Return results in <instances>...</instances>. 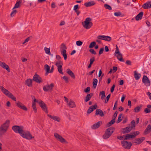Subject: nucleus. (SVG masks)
Returning a JSON list of instances; mask_svg holds the SVG:
<instances>
[{
	"label": "nucleus",
	"mask_w": 151,
	"mask_h": 151,
	"mask_svg": "<svg viewBox=\"0 0 151 151\" xmlns=\"http://www.w3.org/2000/svg\"><path fill=\"white\" fill-rule=\"evenodd\" d=\"M92 19L90 17L86 18L85 21L82 22L83 27L86 29H88L93 25V23L91 22Z\"/></svg>",
	"instance_id": "f257e3e1"
},
{
	"label": "nucleus",
	"mask_w": 151,
	"mask_h": 151,
	"mask_svg": "<svg viewBox=\"0 0 151 151\" xmlns=\"http://www.w3.org/2000/svg\"><path fill=\"white\" fill-rule=\"evenodd\" d=\"M10 121L7 120L0 127V135L2 136L6 131L9 127Z\"/></svg>",
	"instance_id": "f03ea898"
},
{
	"label": "nucleus",
	"mask_w": 151,
	"mask_h": 151,
	"mask_svg": "<svg viewBox=\"0 0 151 151\" xmlns=\"http://www.w3.org/2000/svg\"><path fill=\"white\" fill-rule=\"evenodd\" d=\"M114 128L111 127L107 129L105 131V133L103 136V138L104 139H106L108 138L114 132Z\"/></svg>",
	"instance_id": "7ed1b4c3"
},
{
	"label": "nucleus",
	"mask_w": 151,
	"mask_h": 151,
	"mask_svg": "<svg viewBox=\"0 0 151 151\" xmlns=\"http://www.w3.org/2000/svg\"><path fill=\"white\" fill-rule=\"evenodd\" d=\"M0 89L6 95L14 101H16V98L13 96V95L3 86H0Z\"/></svg>",
	"instance_id": "20e7f679"
},
{
	"label": "nucleus",
	"mask_w": 151,
	"mask_h": 151,
	"mask_svg": "<svg viewBox=\"0 0 151 151\" xmlns=\"http://www.w3.org/2000/svg\"><path fill=\"white\" fill-rule=\"evenodd\" d=\"M20 136L28 140H30L34 138V137L32 135L29 131H27L24 130Z\"/></svg>",
	"instance_id": "39448f33"
},
{
	"label": "nucleus",
	"mask_w": 151,
	"mask_h": 151,
	"mask_svg": "<svg viewBox=\"0 0 151 151\" xmlns=\"http://www.w3.org/2000/svg\"><path fill=\"white\" fill-rule=\"evenodd\" d=\"M12 129L15 133L19 134L20 135L24 130V127L22 126H14L12 127Z\"/></svg>",
	"instance_id": "423d86ee"
},
{
	"label": "nucleus",
	"mask_w": 151,
	"mask_h": 151,
	"mask_svg": "<svg viewBox=\"0 0 151 151\" xmlns=\"http://www.w3.org/2000/svg\"><path fill=\"white\" fill-rule=\"evenodd\" d=\"M67 47L65 44L63 43L61 45L60 48L61 53L64 57V59L66 60L67 58V55L66 54Z\"/></svg>",
	"instance_id": "0eeeda50"
},
{
	"label": "nucleus",
	"mask_w": 151,
	"mask_h": 151,
	"mask_svg": "<svg viewBox=\"0 0 151 151\" xmlns=\"http://www.w3.org/2000/svg\"><path fill=\"white\" fill-rule=\"evenodd\" d=\"M55 65L58 68V72L60 74H63L62 65L63 63L61 60H58L56 61L55 63Z\"/></svg>",
	"instance_id": "6e6552de"
},
{
	"label": "nucleus",
	"mask_w": 151,
	"mask_h": 151,
	"mask_svg": "<svg viewBox=\"0 0 151 151\" xmlns=\"http://www.w3.org/2000/svg\"><path fill=\"white\" fill-rule=\"evenodd\" d=\"M54 136L57 140L60 141L61 143H68V142L65 139L58 133H55L54 134Z\"/></svg>",
	"instance_id": "1a4fd4ad"
},
{
	"label": "nucleus",
	"mask_w": 151,
	"mask_h": 151,
	"mask_svg": "<svg viewBox=\"0 0 151 151\" xmlns=\"http://www.w3.org/2000/svg\"><path fill=\"white\" fill-rule=\"evenodd\" d=\"M121 144L124 148L129 149L132 146V144L130 142H128L126 141H121Z\"/></svg>",
	"instance_id": "9d476101"
},
{
	"label": "nucleus",
	"mask_w": 151,
	"mask_h": 151,
	"mask_svg": "<svg viewBox=\"0 0 151 151\" xmlns=\"http://www.w3.org/2000/svg\"><path fill=\"white\" fill-rule=\"evenodd\" d=\"M54 87V84L51 83L50 85L47 84L43 87V89L45 92L51 91Z\"/></svg>",
	"instance_id": "9b49d317"
},
{
	"label": "nucleus",
	"mask_w": 151,
	"mask_h": 151,
	"mask_svg": "<svg viewBox=\"0 0 151 151\" xmlns=\"http://www.w3.org/2000/svg\"><path fill=\"white\" fill-rule=\"evenodd\" d=\"M142 81L144 85L146 86H150V81L148 78L146 76L144 75L143 76Z\"/></svg>",
	"instance_id": "f8f14e48"
},
{
	"label": "nucleus",
	"mask_w": 151,
	"mask_h": 151,
	"mask_svg": "<svg viewBox=\"0 0 151 151\" xmlns=\"http://www.w3.org/2000/svg\"><path fill=\"white\" fill-rule=\"evenodd\" d=\"M32 80L38 83H40L42 82V78L37 74H35Z\"/></svg>",
	"instance_id": "ddd939ff"
},
{
	"label": "nucleus",
	"mask_w": 151,
	"mask_h": 151,
	"mask_svg": "<svg viewBox=\"0 0 151 151\" xmlns=\"http://www.w3.org/2000/svg\"><path fill=\"white\" fill-rule=\"evenodd\" d=\"M39 104L43 111L46 113H48V111L47 110V108L46 105L41 100L40 102H39Z\"/></svg>",
	"instance_id": "4468645a"
},
{
	"label": "nucleus",
	"mask_w": 151,
	"mask_h": 151,
	"mask_svg": "<svg viewBox=\"0 0 151 151\" xmlns=\"http://www.w3.org/2000/svg\"><path fill=\"white\" fill-rule=\"evenodd\" d=\"M16 105L19 108L24 111H27V108L25 106L20 102L18 101L16 103Z\"/></svg>",
	"instance_id": "2eb2a0df"
},
{
	"label": "nucleus",
	"mask_w": 151,
	"mask_h": 151,
	"mask_svg": "<svg viewBox=\"0 0 151 151\" xmlns=\"http://www.w3.org/2000/svg\"><path fill=\"white\" fill-rule=\"evenodd\" d=\"M47 116L54 121H56L58 122H60V118L58 116L52 115L49 114H47Z\"/></svg>",
	"instance_id": "dca6fc26"
},
{
	"label": "nucleus",
	"mask_w": 151,
	"mask_h": 151,
	"mask_svg": "<svg viewBox=\"0 0 151 151\" xmlns=\"http://www.w3.org/2000/svg\"><path fill=\"white\" fill-rule=\"evenodd\" d=\"M97 106L96 104L90 106L88 109L87 113L89 114L92 112L94 110L96 109L97 108Z\"/></svg>",
	"instance_id": "f3484780"
},
{
	"label": "nucleus",
	"mask_w": 151,
	"mask_h": 151,
	"mask_svg": "<svg viewBox=\"0 0 151 151\" xmlns=\"http://www.w3.org/2000/svg\"><path fill=\"white\" fill-rule=\"evenodd\" d=\"M145 139V137H142L135 139L136 141L134 142L136 145H139Z\"/></svg>",
	"instance_id": "a211bd4d"
},
{
	"label": "nucleus",
	"mask_w": 151,
	"mask_h": 151,
	"mask_svg": "<svg viewBox=\"0 0 151 151\" xmlns=\"http://www.w3.org/2000/svg\"><path fill=\"white\" fill-rule=\"evenodd\" d=\"M96 4V3L93 1H91L85 3L84 4V5L86 7H88L94 5Z\"/></svg>",
	"instance_id": "6ab92c4d"
},
{
	"label": "nucleus",
	"mask_w": 151,
	"mask_h": 151,
	"mask_svg": "<svg viewBox=\"0 0 151 151\" xmlns=\"http://www.w3.org/2000/svg\"><path fill=\"white\" fill-rule=\"evenodd\" d=\"M67 104L70 107L74 108L76 107L75 103L72 100H70Z\"/></svg>",
	"instance_id": "aec40b11"
},
{
	"label": "nucleus",
	"mask_w": 151,
	"mask_h": 151,
	"mask_svg": "<svg viewBox=\"0 0 151 151\" xmlns=\"http://www.w3.org/2000/svg\"><path fill=\"white\" fill-rule=\"evenodd\" d=\"M101 122L99 121L96 124H95L91 126V128L92 129H96L100 126V124H101Z\"/></svg>",
	"instance_id": "412c9836"
},
{
	"label": "nucleus",
	"mask_w": 151,
	"mask_h": 151,
	"mask_svg": "<svg viewBox=\"0 0 151 151\" xmlns=\"http://www.w3.org/2000/svg\"><path fill=\"white\" fill-rule=\"evenodd\" d=\"M151 132V125L149 124L147 125L146 128L145 129L144 132V134L146 135Z\"/></svg>",
	"instance_id": "4be33fe9"
},
{
	"label": "nucleus",
	"mask_w": 151,
	"mask_h": 151,
	"mask_svg": "<svg viewBox=\"0 0 151 151\" xmlns=\"http://www.w3.org/2000/svg\"><path fill=\"white\" fill-rule=\"evenodd\" d=\"M142 6L144 9H147L151 8V1L147 2L144 4Z\"/></svg>",
	"instance_id": "5701e85b"
},
{
	"label": "nucleus",
	"mask_w": 151,
	"mask_h": 151,
	"mask_svg": "<svg viewBox=\"0 0 151 151\" xmlns=\"http://www.w3.org/2000/svg\"><path fill=\"white\" fill-rule=\"evenodd\" d=\"M133 127H128L123 129V133H128L130 132L132 129Z\"/></svg>",
	"instance_id": "b1692460"
},
{
	"label": "nucleus",
	"mask_w": 151,
	"mask_h": 151,
	"mask_svg": "<svg viewBox=\"0 0 151 151\" xmlns=\"http://www.w3.org/2000/svg\"><path fill=\"white\" fill-rule=\"evenodd\" d=\"M95 115H99L101 117L103 116H104V112L100 109H97L96 110Z\"/></svg>",
	"instance_id": "393cba45"
},
{
	"label": "nucleus",
	"mask_w": 151,
	"mask_h": 151,
	"mask_svg": "<svg viewBox=\"0 0 151 151\" xmlns=\"http://www.w3.org/2000/svg\"><path fill=\"white\" fill-rule=\"evenodd\" d=\"M134 76L135 79L137 80H138L141 76V75L140 73H138L136 71H134Z\"/></svg>",
	"instance_id": "a878e982"
},
{
	"label": "nucleus",
	"mask_w": 151,
	"mask_h": 151,
	"mask_svg": "<svg viewBox=\"0 0 151 151\" xmlns=\"http://www.w3.org/2000/svg\"><path fill=\"white\" fill-rule=\"evenodd\" d=\"M67 73L72 78H74L75 76L74 74L69 69H67L66 70Z\"/></svg>",
	"instance_id": "bb28decb"
},
{
	"label": "nucleus",
	"mask_w": 151,
	"mask_h": 151,
	"mask_svg": "<svg viewBox=\"0 0 151 151\" xmlns=\"http://www.w3.org/2000/svg\"><path fill=\"white\" fill-rule=\"evenodd\" d=\"M143 14V12H140L135 17V19L139 20L141 19Z\"/></svg>",
	"instance_id": "cd10ccee"
},
{
	"label": "nucleus",
	"mask_w": 151,
	"mask_h": 151,
	"mask_svg": "<svg viewBox=\"0 0 151 151\" xmlns=\"http://www.w3.org/2000/svg\"><path fill=\"white\" fill-rule=\"evenodd\" d=\"M32 80L31 79H29L25 81V84L29 87H31L32 86Z\"/></svg>",
	"instance_id": "c85d7f7f"
},
{
	"label": "nucleus",
	"mask_w": 151,
	"mask_h": 151,
	"mask_svg": "<svg viewBox=\"0 0 151 151\" xmlns=\"http://www.w3.org/2000/svg\"><path fill=\"white\" fill-rule=\"evenodd\" d=\"M21 3L22 0H19V1H17L12 9L19 7Z\"/></svg>",
	"instance_id": "c756f323"
},
{
	"label": "nucleus",
	"mask_w": 151,
	"mask_h": 151,
	"mask_svg": "<svg viewBox=\"0 0 151 151\" xmlns=\"http://www.w3.org/2000/svg\"><path fill=\"white\" fill-rule=\"evenodd\" d=\"M115 56L119 60L122 62L124 61V60L122 58V55L121 53L117 54V55L116 54Z\"/></svg>",
	"instance_id": "7c9ffc66"
},
{
	"label": "nucleus",
	"mask_w": 151,
	"mask_h": 151,
	"mask_svg": "<svg viewBox=\"0 0 151 151\" xmlns=\"http://www.w3.org/2000/svg\"><path fill=\"white\" fill-rule=\"evenodd\" d=\"M93 94L91 93L88 94L85 99V101L86 102L88 101L93 96Z\"/></svg>",
	"instance_id": "2f4dec72"
},
{
	"label": "nucleus",
	"mask_w": 151,
	"mask_h": 151,
	"mask_svg": "<svg viewBox=\"0 0 151 151\" xmlns=\"http://www.w3.org/2000/svg\"><path fill=\"white\" fill-rule=\"evenodd\" d=\"M134 136L130 134H127L126 135H125L124 140H128L131 138H134Z\"/></svg>",
	"instance_id": "473e14b6"
},
{
	"label": "nucleus",
	"mask_w": 151,
	"mask_h": 151,
	"mask_svg": "<svg viewBox=\"0 0 151 151\" xmlns=\"http://www.w3.org/2000/svg\"><path fill=\"white\" fill-rule=\"evenodd\" d=\"M50 66H49L48 65H47V64H46L45 65L44 69H45V70L46 71V73L47 74L48 73H50Z\"/></svg>",
	"instance_id": "72a5a7b5"
},
{
	"label": "nucleus",
	"mask_w": 151,
	"mask_h": 151,
	"mask_svg": "<svg viewBox=\"0 0 151 151\" xmlns=\"http://www.w3.org/2000/svg\"><path fill=\"white\" fill-rule=\"evenodd\" d=\"M99 95L101 96V99L103 100L105 97V92L104 91H101L99 93Z\"/></svg>",
	"instance_id": "f704fd0d"
},
{
	"label": "nucleus",
	"mask_w": 151,
	"mask_h": 151,
	"mask_svg": "<svg viewBox=\"0 0 151 151\" xmlns=\"http://www.w3.org/2000/svg\"><path fill=\"white\" fill-rule=\"evenodd\" d=\"M94 60H95V58L94 57H93L92 58L90 59V63L89 65L88 66V68H90L91 67L92 65V64L93 63L94 61Z\"/></svg>",
	"instance_id": "c9c22d12"
},
{
	"label": "nucleus",
	"mask_w": 151,
	"mask_h": 151,
	"mask_svg": "<svg viewBox=\"0 0 151 151\" xmlns=\"http://www.w3.org/2000/svg\"><path fill=\"white\" fill-rule=\"evenodd\" d=\"M93 86L94 88H95L96 87L97 82H98V80H97V79L95 78V79H93Z\"/></svg>",
	"instance_id": "e433bc0d"
},
{
	"label": "nucleus",
	"mask_w": 151,
	"mask_h": 151,
	"mask_svg": "<svg viewBox=\"0 0 151 151\" xmlns=\"http://www.w3.org/2000/svg\"><path fill=\"white\" fill-rule=\"evenodd\" d=\"M4 69H6L7 71L8 72H10V69L9 68V67L8 65H6L5 63V65H4L2 67Z\"/></svg>",
	"instance_id": "4c0bfd02"
},
{
	"label": "nucleus",
	"mask_w": 151,
	"mask_h": 151,
	"mask_svg": "<svg viewBox=\"0 0 151 151\" xmlns=\"http://www.w3.org/2000/svg\"><path fill=\"white\" fill-rule=\"evenodd\" d=\"M111 40V38L109 36L104 35V40L107 41H110Z\"/></svg>",
	"instance_id": "58836bf2"
},
{
	"label": "nucleus",
	"mask_w": 151,
	"mask_h": 151,
	"mask_svg": "<svg viewBox=\"0 0 151 151\" xmlns=\"http://www.w3.org/2000/svg\"><path fill=\"white\" fill-rule=\"evenodd\" d=\"M32 108L34 112L36 113L37 111V109L36 106V104L34 102L32 103Z\"/></svg>",
	"instance_id": "ea45409f"
},
{
	"label": "nucleus",
	"mask_w": 151,
	"mask_h": 151,
	"mask_svg": "<svg viewBox=\"0 0 151 151\" xmlns=\"http://www.w3.org/2000/svg\"><path fill=\"white\" fill-rule=\"evenodd\" d=\"M44 50L45 51V53L48 55H50V48H47L45 47L44 48Z\"/></svg>",
	"instance_id": "a19ab883"
},
{
	"label": "nucleus",
	"mask_w": 151,
	"mask_h": 151,
	"mask_svg": "<svg viewBox=\"0 0 151 151\" xmlns=\"http://www.w3.org/2000/svg\"><path fill=\"white\" fill-rule=\"evenodd\" d=\"M115 122V120L114 119H112L109 123H108L107 125V126L109 127L111 125L113 124L114 122Z\"/></svg>",
	"instance_id": "79ce46f5"
},
{
	"label": "nucleus",
	"mask_w": 151,
	"mask_h": 151,
	"mask_svg": "<svg viewBox=\"0 0 151 151\" xmlns=\"http://www.w3.org/2000/svg\"><path fill=\"white\" fill-rule=\"evenodd\" d=\"M104 6L106 9L109 10L112 9V8L111 6L107 4H104Z\"/></svg>",
	"instance_id": "37998d69"
},
{
	"label": "nucleus",
	"mask_w": 151,
	"mask_h": 151,
	"mask_svg": "<svg viewBox=\"0 0 151 151\" xmlns=\"http://www.w3.org/2000/svg\"><path fill=\"white\" fill-rule=\"evenodd\" d=\"M96 45V42H93L90 44L89 46V47L90 48H91L93 47Z\"/></svg>",
	"instance_id": "c03bdc74"
},
{
	"label": "nucleus",
	"mask_w": 151,
	"mask_h": 151,
	"mask_svg": "<svg viewBox=\"0 0 151 151\" xmlns=\"http://www.w3.org/2000/svg\"><path fill=\"white\" fill-rule=\"evenodd\" d=\"M122 116V114H120L119 115L118 118L116 122V123H118L122 121L121 117Z\"/></svg>",
	"instance_id": "a18cd8bd"
},
{
	"label": "nucleus",
	"mask_w": 151,
	"mask_h": 151,
	"mask_svg": "<svg viewBox=\"0 0 151 151\" xmlns=\"http://www.w3.org/2000/svg\"><path fill=\"white\" fill-rule=\"evenodd\" d=\"M17 13V11L16 10H13L10 16L11 17H12L14 16V15L16 14Z\"/></svg>",
	"instance_id": "49530a36"
},
{
	"label": "nucleus",
	"mask_w": 151,
	"mask_h": 151,
	"mask_svg": "<svg viewBox=\"0 0 151 151\" xmlns=\"http://www.w3.org/2000/svg\"><path fill=\"white\" fill-rule=\"evenodd\" d=\"M140 109V107L138 106L135 108L134 109V111L135 112H138L139 111Z\"/></svg>",
	"instance_id": "de8ad7c7"
},
{
	"label": "nucleus",
	"mask_w": 151,
	"mask_h": 151,
	"mask_svg": "<svg viewBox=\"0 0 151 151\" xmlns=\"http://www.w3.org/2000/svg\"><path fill=\"white\" fill-rule=\"evenodd\" d=\"M119 53H120L119 51V49L118 48V47L117 45H116V51L114 53V55L115 56H116V54H119Z\"/></svg>",
	"instance_id": "09e8293b"
},
{
	"label": "nucleus",
	"mask_w": 151,
	"mask_h": 151,
	"mask_svg": "<svg viewBox=\"0 0 151 151\" xmlns=\"http://www.w3.org/2000/svg\"><path fill=\"white\" fill-rule=\"evenodd\" d=\"M114 14V15L116 17H119L122 15V13L120 12H115Z\"/></svg>",
	"instance_id": "8fccbe9b"
},
{
	"label": "nucleus",
	"mask_w": 151,
	"mask_h": 151,
	"mask_svg": "<svg viewBox=\"0 0 151 151\" xmlns=\"http://www.w3.org/2000/svg\"><path fill=\"white\" fill-rule=\"evenodd\" d=\"M76 44L77 46H81L83 44V42L80 40L77 41L76 42Z\"/></svg>",
	"instance_id": "3c124183"
},
{
	"label": "nucleus",
	"mask_w": 151,
	"mask_h": 151,
	"mask_svg": "<svg viewBox=\"0 0 151 151\" xmlns=\"http://www.w3.org/2000/svg\"><path fill=\"white\" fill-rule=\"evenodd\" d=\"M125 137V135L121 136H118L117 138L118 139L122 140L123 139H124V138Z\"/></svg>",
	"instance_id": "603ef678"
},
{
	"label": "nucleus",
	"mask_w": 151,
	"mask_h": 151,
	"mask_svg": "<svg viewBox=\"0 0 151 151\" xmlns=\"http://www.w3.org/2000/svg\"><path fill=\"white\" fill-rule=\"evenodd\" d=\"M110 94H109L106 97V99L105 100V103H106L108 102L110 97Z\"/></svg>",
	"instance_id": "864d4df0"
},
{
	"label": "nucleus",
	"mask_w": 151,
	"mask_h": 151,
	"mask_svg": "<svg viewBox=\"0 0 151 151\" xmlns=\"http://www.w3.org/2000/svg\"><path fill=\"white\" fill-rule=\"evenodd\" d=\"M104 35H99L97 36V38L99 39L104 40Z\"/></svg>",
	"instance_id": "5fc2aeb1"
},
{
	"label": "nucleus",
	"mask_w": 151,
	"mask_h": 151,
	"mask_svg": "<svg viewBox=\"0 0 151 151\" xmlns=\"http://www.w3.org/2000/svg\"><path fill=\"white\" fill-rule=\"evenodd\" d=\"M90 90V88L89 87H87L86 89H85L84 91L86 93L88 92Z\"/></svg>",
	"instance_id": "6e6d98bb"
},
{
	"label": "nucleus",
	"mask_w": 151,
	"mask_h": 151,
	"mask_svg": "<svg viewBox=\"0 0 151 151\" xmlns=\"http://www.w3.org/2000/svg\"><path fill=\"white\" fill-rule=\"evenodd\" d=\"M89 52H91L92 54L96 55V52L93 49H90L89 50Z\"/></svg>",
	"instance_id": "4d7b16f0"
},
{
	"label": "nucleus",
	"mask_w": 151,
	"mask_h": 151,
	"mask_svg": "<svg viewBox=\"0 0 151 151\" xmlns=\"http://www.w3.org/2000/svg\"><path fill=\"white\" fill-rule=\"evenodd\" d=\"M131 124L133 126V127H135V122L134 120L132 121L131 122Z\"/></svg>",
	"instance_id": "13d9d810"
},
{
	"label": "nucleus",
	"mask_w": 151,
	"mask_h": 151,
	"mask_svg": "<svg viewBox=\"0 0 151 151\" xmlns=\"http://www.w3.org/2000/svg\"><path fill=\"white\" fill-rule=\"evenodd\" d=\"M150 111H151V110L147 108L145 109L144 110V112L146 113H149L150 112Z\"/></svg>",
	"instance_id": "bf43d9fd"
},
{
	"label": "nucleus",
	"mask_w": 151,
	"mask_h": 151,
	"mask_svg": "<svg viewBox=\"0 0 151 151\" xmlns=\"http://www.w3.org/2000/svg\"><path fill=\"white\" fill-rule=\"evenodd\" d=\"M79 8L78 5H76L74 6L73 10L76 11L77 10V9Z\"/></svg>",
	"instance_id": "052dcab7"
},
{
	"label": "nucleus",
	"mask_w": 151,
	"mask_h": 151,
	"mask_svg": "<svg viewBox=\"0 0 151 151\" xmlns=\"http://www.w3.org/2000/svg\"><path fill=\"white\" fill-rule=\"evenodd\" d=\"M118 114V112L117 111H116L114 113V114L113 115V119H114L115 120V119L116 117L117 116V115Z\"/></svg>",
	"instance_id": "680f3d73"
},
{
	"label": "nucleus",
	"mask_w": 151,
	"mask_h": 151,
	"mask_svg": "<svg viewBox=\"0 0 151 151\" xmlns=\"http://www.w3.org/2000/svg\"><path fill=\"white\" fill-rule=\"evenodd\" d=\"M104 50V49L103 48H101L100 49V50L99 51V55H100L101 54L103 53Z\"/></svg>",
	"instance_id": "e2e57ef3"
},
{
	"label": "nucleus",
	"mask_w": 151,
	"mask_h": 151,
	"mask_svg": "<svg viewBox=\"0 0 151 151\" xmlns=\"http://www.w3.org/2000/svg\"><path fill=\"white\" fill-rule=\"evenodd\" d=\"M63 78L66 82H68V78L67 77L64 76L63 77Z\"/></svg>",
	"instance_id": "0e129e2a"
},
{
	"label": "nucleus",
	"mask_w": 151,
	"mask_h": 151,
	"mask_svg": "<svg viewBox=\"0 0 151 151\" xmlns=\"http://www.w3.org/2000/svg\"><path fill=\"white\" fill-rule=\"evenodd\" d=\"M115 87V85L113 84V86H112L111 87V93H112L114 91Z\"/></svg>",
	"instance_id": "69168bd1"
},
{
	"label": "nucleus",
	"mask_w": 151,
	"mask_h": 151,
	"mask_svg": "<svg viewBox=\"0 0 151 151\" xmlns=\"http://www.w3.org/2000/svg\"><path fill=\"white\" fill-rule=\"evenodd\" d=\"M147 94L149 97L150 99L151 100V93L149 92H148L147 93Z\"/></svg>",
	"instance_id": "338daca9"
},
{
	"label": "nucleus",
	"mask_w": 151,
	"mask_h": 151,
	"mask_svg": "<svg viewBox=\"0 0 151 151\" xmlns=\"http://www.w3.org/2000/svg\"><path fill=\"white\" fill-rule=\"evenodd\" d=\"M30 38L29 37H28L26 38L24 41L23 42L22 44H24L26 42H28Z\"/></svg>",
	"instance_id": "774afa93"
}]
</instances>
